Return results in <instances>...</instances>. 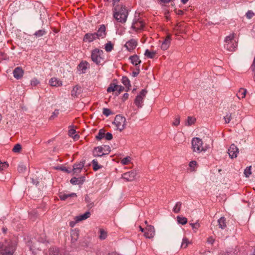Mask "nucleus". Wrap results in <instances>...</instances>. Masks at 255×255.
Listing matches in <instances>:
<instances>
[{
	"mask_svg": "<svg viewBox=\"0 0 255 255\" xmlns=\"http://www.w3.org/2000/svg\"><path fill=\"white\" fill-rule=\"evenodd\" d=\"M16 247L14 241H5L4 243H0V254L2 255H12Z\"/></svg>",
	"mask_w": 255,
	"mask_h": 255,
	"instance_id": "obj_1",
	"label": "nucleus"
},
{
	"mask_svg": "<svg viewBox=\"0 0 255 255\" xmlns=\"http://www.w3.org/2000/svg\"><path fill=\"white\" fill-rule=\"evenodd\" d=\"M114 17L119 22L125 23L128 15V10L125 6L122 5L120 7L116 6L114 8Z\"/></svg>",
	"mask_w": 255,
	"mask_h": 255,
	"instance_id": "obj_2",
	"label": "nucleus"
},
{
	"mask_svg": "<svg viewBox=\"0 0 255 255\" xmlns=\"http://www.w3.org/2000/svg\"><path fill=\"white\" fill-rule=\"evenodd\" d=\"M203 141L199 137H194L192 140V146L193 151L200 153L201 151H205L207 148L203 146Z\"/></svg>",
	"mask_w": 255,
	"mask_h": 255,
	"instance_id": "obj_3",
	"label": "nucleus"
},
{
	"mask_svg": "<svg viewBox=\"0 0 255 255\" xmlns=\"http://www.w3.org/2000/svg\"><path fill=\"white\" fill-rule=\"evenodd\" d=\"M110 152V147L104 145V147L98 146L94 148L93 154L94 156L101 157L104 155L108 154Z\"/></svg>",
	"mask_w": 255,
	"mask_h": 255,
	"instance_id": "obj_4",
	"label": "nucleus"
},
{
	"mask_svg": "<svg viewBox=\"0 0 255 255\" xmlns=\"http://www.w3.org/2000/svg\"><path fill=\"white\" fill-rule=\"evenodd\" d=\"M113 123L117 127V129L121 131L125 128L126 119L124 117L121 115H117Z\"/></svg>",
	"mask_w": 255,
	"mask_h": 255,
	"instance_id": "obj_5",
	"label": "nucleus"
},
{
	"mask_svg": "<svg viewBox=\"0 0 255 255\" xmlns=\"http://www.w3.org/2000/svg\"><path fill=\"white\" fill-rule=\"evenodd\" d=\"M147 91L145 89H143L140 92L139 95H137L134 100V104L138 108H141L142 106L143 100L145 97Z\"/></svg>",
	"mask_w": 255,
	"mask_h": 255,
	"instance_id": "obj_6",
	"label": "nucleus"
},
{
	"mask_svg": "<svg viewBox=\"0 0 255 255\" xmlns=\"http://www.w3.org/2000/svg\"><path fill=\"white\" fill-rule=\"evenodd\" d=\"M102 53H103L102 50H100L98 49L94 50L91 54V59L92 61L97 64H99L102 60V58L101 57V54Z\"/></svg>",
	"mask_w": 255,
	"mask_h": 255,
	"instance_id": "obj_7",
	"label": "nucleus"
},
{
	"mask_svg": "<svg viewBox=\"0 0 255 255\" xmlns=\"http://www.w3.org/2000/svg\"><path fill=\"white\" fill-rule=\"evenodd\" d=\"M239 152V149L237 146L234 143L232 144L228 149V153L230 157L231 158H236Z\"/></svg>",
	"mask_w": 255,
	"mask_h": 255,
	"instance_id": "obj_8",
	"label": "nucleus"
},
{
	"mask_svg": "<svg viewBox=\"0 0 255 255\" xmlns=\"http://www.w3.org/2000/svg\"><path fill=\"white\" fill-rule=\"evenodd\" d=\"M145 230V232L144 235L146 238L151 239L154 237L155 235V229L153 226L147 225Z\"/></svg>",
	"mask_w": 255,
	"mask_h": 255,
	"instance_id": "obj_9",
	"label": "nucleus"
},
{
	"mask_svg": "<svg viewBox=\"0 0 255 255\" xmlns=\"http://www.w3.org/2000/svg\"><path fill=\"white\" fill-rule=\"evenodd\" d=\"M137 172L135 170H132L129 172L124 173L122 177L128 181H132L134 180Z\"/></svg>",
	"mask_w": 255,
	"mask_h": 255,
	"instance_id": "obj_10",
	"label": "nucleus"
},
{
	"mask_svg": "<svg viewBox=\"0 0 255 255\" xmlns=\"http://www.w3.org/2000/svg\"><path fill=\"white\" fill-rule=\"evenodd\" d=\"M94 33L96 35V38H104L106 35V27L104 26V25H101V27L99 28L97 32H95Z\"/></svg>",
	"mask_w": 255,
	"mask_h": 255,
	"instance_id": "obj_11",
	"label": "nucleus"
},
{
	"mask_svg": "<svg viewBox=\"0 0 255 255\" xmlns=\"http://www.w3.org/2000/svg\"><path fill=\"white\" fill-rule=\"evenodd\" d=\"M137 41L135 39H132L128 41L125 45L128 50H131L134 49L137 46Z\"/></svg>",
	"mask_w": 255,
	"mask_h": 255,
	"instance_id": "obj_12",
	"label": "nucleus"
},
{
	"mask_svg": "<svg viewBox=\"0 0 255 255\" xmlns=\"http://www.w3.org/2000/svg\"><path fill=\"white\" fill-rule=\"evenodd\" d=\"M23 70L19 67L15 68L13 71V76L17 79H20L23 76Z\"/></svg>",
	"mask_w": 255,
	"mask_h": 255,
	"instance_id": "obj_13",
	"label": "nucleus"
},
{
	"mask_svg": "<svg viewBox=\"0 0 255 255\" xmlns=\"http://www.w3.org/2000/svg\"><path fill=\"white\" fill-rule=\"evenodd\" d=\"M97 38L94 33H88L86 34L83 38V41L85 42H91Z\"/></svg>",
	"mask_w": 255,
	"mask_h": 255,
	"instance_id": "obj_14",
	"label": "nucleus"
},
{
	"mask_svg": "<svg viewBox=\"0 0 255 255\" xmlns=\"http://www.w3.org/2000/svg\"><path fill=\"white\" fill-rule=\"evenodd\" d=\"M171 41V35H168L164 40V41L162 42L161 45V49L163 50H166L169 46Z\"/></svg>",
	"mask_w": 255,
	"mask_h": 255,
	"instance_id": "obj_15",
	"label": "nucleus"
},
{
	"mask_svg": "<svg viewBox=\"0 0 255 255\" xmlns=\"http://www.w3.org/2000/svg\"><path fill=\"white\" fill-rule=\"evenodd\" d=\"M224 47L229 51H234L237 48V43L236 41H233V42L230 44L227 43L224 44Z\"/></svg>",
	"mask_w": 255,
	"mask_h": 255,
	"instance_id": "obj_16",
	"label": "nucleus"
},
{
	"mask_svg": "<svg viewBox=\"0 0 255 255\" xmlns=\"http://www.w3.org/2000/svg\"><path fill=\"white\" fill-rule=\"evenodd\" d=\"M91 213L90 212L87 211L83 215H80L75 217V219L76 222L84 220L90 217Z\"/></svg>",
	"mask_w": 255,
	"mask_h": 255,
	"instance_id": "obj_17",
	"label": "nucleus"
},
{
	"mask_svg": "<svg viewBox=\"0 0 255 255\" xmlns=\"http://www.w3.org/2000/svg\"><path fill=\"white\" fill-rule=\"evenodd\" d=\"M85 161H82L78 164H75L73 165V171L74 173L79 172L84 166Z\"/></svg>",
	"mask_w": 255,
	"mask_h": 255,
	"instance_id": "obj_18",
	"label": "nucleus"
},
{
	"mask_svg": "<svg viewBox=\"0 0 255 255\" xmlns=\"http://www.w3.org/2000/svg\"><path fill=\"white\" fill-rule=\"evenodd\" d=\"M77 195L76 193H72L71 194H66L63 193H60L59 197L61 200H65L69 197H76Z\"/></svg>",
	"mask_w": 255,
	"mask_h": 255,
	"instance_id": "obj_19",
	"label": "nucleus"
},
{
	"mask_svg": "<svg viewBox=\"0 0 255 255\" xmlns=\"http://www.w3.org/2000/svg\"><path fill=\"white\" fill-rule=\"evenodd\" d=\"M129 59H130L132 64L136 66L141 63V60L139 59V57L137 55L131 56L129 57Z\"/></svg>",
	"mask_w": 255,
	"mask_h": 255,
	"instance_id": "obj_20",
	"label": "nucleus"
},
{
	"mask_svg": "<svg viewBox=\"0 0 255 255\" xmlns=\"http://www.w3.org/2000/svg\"><path fill=\"white\" fill-rule=\"evenodd\" d=\"M49 83L51 86H60L62 85V82L56 78H52L49 81Z\"/></svg>",
	"mask_w": 255,
	"mask_h": 255,
	"instance_id": "obj_21",
	"label": "nucleus"
},
{
	"mask_svg": "<svg viewBox=\"0 0 255 255\" xmlns=\"http://www.w3.org/2000/svg\"><path fill=\"white\" fill-rule=\"evenodd\" d=\"M234 38H235V34L234 33H232V34H230L229 35L226 36L225 39V40H224V42H225L224 44H226L227 43L230 44L231 43H232L233 41H236L234 39Z\"/></svg>",
	"mask_w": 255,
	"mask_h": 255,
	"instance_id": "obj_22",
	"label": "nucleus"
},
{
	"mask_svg": "<svg viewBox=\"0 0 255 255\" xmlns=\"http://www.w3.org/2000/svg\"><path fill=\"white\" fill-rule=\"evenodd\" d=\"M143 26V23L142 21H137L133 22L131 27L134 29H139Z\"/></svg>",
	"mask_w": 255,
	"mask_h": 255,
	"instance_id": "obj_23",
	"label": "nucleus"
},
{
	"mask_svg": "<svg viewBox=\"0 0 255 255\" xmlns=\"http://www.w3.org/2000/svg\"><path fill=\"white\" fill-rule=\"evenodd\" d=\"M218 224L219 227L222 229H225L227 225L226 223V219L224 217H221L218 220Z\"/></svg>",
	"mask_w": 255,
	"mask_h": 255,
	"instance_id": "obj_24",
	"label": "nucleus"
},
{
	"mask_svg": "<svg viewBox=\"0 0 255 255\" xmlns=\"http://www.w3.org/2000/svg\"><path fill=\"white\" fill-rule=\"evenodd\" d=\"M123 84L127 88L126 91H128L129 90L130 87V81L127 77H123L122 78Z\"/></svg>",
	"mask_w": 255,
	"mask_h": 255,
	"instance_id": "obj_25",
	"label": "nucleus"
},
{
	"mask_svg": "<svg viewBox=\"0 0 255 255\" xmlns=\"http://www.w3.org/2000/svg\"><path fill=\"white\" fill-rule=\"evenodd\" d=\"M247 94V90L243 88H241L237 94L239 99L244 98Z\"/></svg>",
	"mask_w": 255,
	"mask_h": 255,
	"instance_id": "obj_26",
	"label": "nucleus"
},
{
	"mask_svg": "<svg viewBox=\"0 0 255 255\" xmlns=\"http://www.w3.org/2000/svg\"><path fill=\"white\" fill-rule=\"evenodd\" d=\"M68 133L69 136L72 137L74 140H77L79 137L78 134H75L76 130L74 129H70L68 131Z\"/></svg>",
	"mask_w": 255,
	"mask_h": 255,
	"instance_id": "obj_27",
	"label": "nucleus"
},
{
	"mask_svg": "<svg viewBox=\"0 0 255 255\" xmlns=\"http://www.w3.org/2000/svg\"><path fill=\"white\" fill-rule=\"evenodd\" d=\"M182 203L180 202H177L176 203L175 206L174 207L173 209V211L175 213H178L180 211Z\"/></svg>",
	"mask_w": 255,
	"mask_h": 255,
	"instance_id": "obj_28",
	"label": "nucleus"
},
{
	"mask_svg": "<svg viewBox=\"0 0 255 255\" xmlns=\"http://www.w3.org/2000/svg\"><path fill=\"white\" fill-rule=\"evenodd\" d=\"M177 220L179 224L182 225H185L187 223V219L186 218L179 216L177 217Z\"/></svg>",
	"mask_w": 255,
	"mask_h": 255,
	"instance_id": "obj_29",
	"label": "nucleus"
},
{
	"mask_svg": "<svg viewBox=\"0 0 255 255\" xmlns=\"http://www.w3.org/2000/svg\"><path fill=\"white\" fill-rule=\"evenodd\" d=\"M85 200L88 203L87 206L88 208H91L93 206L94 203L92 202L91 199L88 195L85 196Z\"/></svg>",
	"mask_w": 255,
	"mask_h": 255,
	"instance_id": "obj_30",
	"label": "nucleus"
},
{
	"mask_svg": "<svg viewBox=\"0 0 255 255\" xmlns=\"http://www.w3.org/2000/svg\"><path fill=\"white\" fill-rule=\"evenodd\" d=\"M105 131L104 129H101L99 130L98 134L97 135H96V138L98 140H101L104 137H105Z\"/></svg>",
	"mask_w": 255,
	"mask_h": 255,
	"instance_id": "obj_31",
	"label": "nucleus"
},
{
	"mask_svg": "<svg viewBox=\"0 0 255 255\" xmlns=\"http://www.w3.org/2000/svg\"><path fill=\"white\" fill-rule=\"evenodd\" d=\"M156 54L155 51H149L148 49L145 50L144 55L149 58H153Z\"/></svg>",
	"mask_w": 255,
	"mask_h": 255,
	"instance_id": "obj_32",
	"label": "nucleus"
},
{
	"mask_svg": "<svg viewBox=\"0 0 255 255\" xmlns=\"http://www.w3.org/2000/svg\"><path fill=\"white\" fill-rule=\"evenodd\" d=\"M117 85L114 84V83H111L109 87L108 88L107 91L108 92H114L116 91L117 89Z\"/></svg>",
	"mask_w": 255,
	"mask_h": 255,
	"instance_id": "obj_33",
	"label": "nucleus"
},
{
	"mask_svg": "<svg viewBox=\"0 0 255 255\" xmlns=\"http://www.w3.org/2000/svg\"><path fill=\"white\" fill-rule=\"evenodd\" d=\"M78 232L76 231H73L71 234V241L73 243L76 242L78 238Z\"/></svg>",
	"mask_w": 255,
	"mask_h": 255,
	"instance_id": "obj_34",
	"label": "nucleus"
},
{
	"mask_svg": "<svg viewBox=\"0 0 255 255\" xmlns=\"http://www.w3.org/2000/svg\"><path fill=\"white\" fill-rule=\"evenodd\" d=\"M105 49L107 52H111L113 49V45L111 41H109L105 45Z\"/></svg>",
	"mask_w": 255,
	"mask_h": 255,
	"instance_id": "obj_35",
	"label": "nucleus"
},
{
	"mask_svg": "<svg viewBox=\"0 0 255 255\" xmlns=\"http://www.w3.org/2000/svg\"><path fill=\"white\" fill-rule=\"evenodd\" d=\"M251 168H252V166H250L246 167V168L245 169L244 173L246 177L248 178L251 175V174H252Z\"/></svg>",
	"mask_w": 255,
	"mask_h": 255,
	"instance_id": "obj_36",
	"label": "nucleus"
},
{
	"mask_svg": "<svg viewBox=\"0 0 255 255\" xmlns=\"http://www.w3.org/2000/svg\"><path fill=\"white\" fill-rule=\"evenodd\" d=\"M21 150V146L20 144L17 143L14 145L12 149V151L14 153H19Z\"/></svg>",
	"mask_w": 255,
	"mask_h": 255,
	"instance_id": "obj_37",
	"label": "nucleus"
},
{
	"mask_svg": "<svg viewBox=\"0 0 255 255\" xmlns=\"http://www.w3.org/2000/svg\"><path fill=\"white\" fill-rule=\"evenodd\" d=\"M190 225L192 227V228L194 230V232H196L197 230L200 227V224L199 223L198 221H197L194 223H190Z\"/></svg>",
	"mask_w": 255,
	"mask_h": 255,
	"instance_id": "obj_38",
	"label": "nucleus"
},
{
	"mask_svg": "<svg viewBox=\"0 0 255 255\" xmlns=\"http://www.w3.org/2000/svg\"><path fill=\"white\" fill-rule=\"evenodd\" d=\"M49 255H61L58 249H51L49 250Z\"/></svg>",
	"mask_w": 255,
	"mask_h": 255,
	"instance_id": "obj_39",
	"label": "nucleus"
},
{
	"mask_svg": "<svg viewBox=\"0 0 255 255\" xmlns=\"http://www.w3.org/2000/svg\"><path fill=\"white\" fill-rule=\"evenodd\" d=\"M80 89V87L76 86L73 87V90L71 91V95L73 97H76L77 96L78 91Z\"/></svg>",
	"mask_w": 255,
	"mask_h": 255,
	"instance_id": "obj_40",
	"label": "nucleus"
},
{
	"mask_svg": "<svg viewBox=\"0 0 255 255\" xmlns=\"http://www.w3.org/2000/svg\"><path fill=\"white\" fill-rule=\"evenodd\" d=\"M189 244H190V242L188 241V239L186 238H184L182 240L181 247L186 248Z\"/></svg>",
	"mask_w": 255,
	"mask_h": 255,
	"instance_id": "obj_41",
	"label": "nucleus"
},
{
	"mask_svg": "<svg viewBox=\"0 0 255 255\" xmlns=\"http://www.w3.org/2000/svg\"><path fill=\"white\" fill-rule=\"evenodd\" d=\"M92 163L93 165V169L95 171H97L102 167V166L98 165V161L95 159L93 160Z\"/></svg>",
	"mask_w": 255,
	"mask_h": 255,
	"instance_id": "obj_42",
	"label": "nucleus"
},
{
	"mask_svg": "<svg viewBox=\"0 0 255 255\" xmlns=\"http://www.w3.org/2000/svg\"><path fill=\"white\" fill-rule=\"evenodd\" d=\"M196 121V119L193 118L191 117H188L187 119V122L186 124V125L191 126L195 123Z\"/></svg>",
	"mask_w": 255,
	"mask_h": 255,
	"instance_id": "obj_43",
	"label": "nucleus"
},
{
	"mask_svg": "<svg viewBox=\"0 0 255 255\" xmlns=\"http://www.w3.org/2000/svg\"><path fill=\"white\" fill-rule=\"evenodd\" d=\"M46 31L44 29H41L35 32L34 35L36 37H40L44 35Z\"/></svg>",
	"mask_w": 255,
	"mask_h": 255,
	"instance_id": "obj_44",
	"label": "nucleus"
},
{
	"mask_svg": "<svg viewBox=\"0 0 255 255\" xmlns=\"http://www.w3.org/2000/svg\"><path fill=\"white\" fill-rule=\"evenodd\" d=\"M100 235L99 236V238L101 240H104L107 237V233L103 229H100Z\"/></svg>",
	"mask_w": 255,
	"mask_h": 255,
	"instance_id": "obj_45",
	"label": "nucleus"
},
{
	"mask_svg": "<svg viewBox=\"0 0 255 255\" xmlns=\"http://www.w3.org/2000/svg\"><path fill=\"white\" fill-rule=\"evenodd\" d=\"M224 119L226 124L229 123L232 119V114L231 113H227L224 117Z\"/></svg>",
	"mask_w": 255,
	"mask_h": 255,
	"instance_id": "obj_46",
	"label": "nucleus"
},
{
	"mask_svg": "<svg viewBox=\"0 0 255 255\" xmlns=\"http://www.w3.org/2000/svg\"><path fill=\"white\" fill-rule=\"evenodd\" d=\"M87 64L88 63L87 62H85V63H81L79 65V69H81L82 73H84V71L87 69Z\"/></svg>",
	"mask_w": 255,
	"mask_h": 255,
	"instance_id": "obj_47",
	"label": "nucleus"
},
{
	"mask_svg": "<svg viewBox=\"0 0 255 255\" xmlns=\"http://www.w3.org/2000/svg\"><path fill=\"white\" fill-rule=\"evenodd\" d=\"M26 166L23 164L19 165L17 168V170L19 172L22 173L25 171L26 170Z\"/></svg>",
	"mask_w": 255,
	"mask_h": 255,
	"instance_id": "obj_48",
	"label": "nucleus"
},
{
	"mask_svg": "<svg viewBox=\"0 0 255 255\" xmlns=\"http://www.w3.org/2000/svg\"><path fill=\"white\" fill-rule=\"evenodd\" d=\"M130 157H128V156L126 157L123 158L121 160V163L123 165H127V164H128L130 162Z\"/></svg>",
	"mask_w": 255,
	"mask_h": 255,
	"instance_id": "obj_49",
	"label": "nucleus"
},
{
	"mask_svg": "<svg viewBox=\"0 0 255 255\" xmlns=\"http://www.w3.org/2000/svg\"><path fill=\"white\" fill-rule=\"evenodd\" d=\"M70 183L73 185H76L77 184H80L81 182L77 178L73 177L70 180Z\"/></svg>",
	"mask_w": 255,
	"mask_h": 255,
	"instance_id": "obj_50",
	"label": "nucleus"
},
{
	"mask_svg": "<svg viewBox=\"0 0 255 255\" xmlns=\"http://www.w3.org/2000/svg\"><path fill=\"white\" fill-rule=\"evenodd\" d=\"M246 15L248 19H251L255 15V13L252 10H248Z\"/></svg>",
	"mask_w": 255,
	"mask_h": 255,
	"instance_id": "obj_51",
	"label": "nucleus"
},
{
	"mask_svg": "<svg viewBox=\"0 0 255 255\" xmlns=\"http://www.w3.org/2000/svg\"><path fill=\"white\" fill-rule=\"evenodd\" d=\"M59 114V110H55L53 113H52V115L49 118V119L50 120H53L55 117H56Z\"/></svg>",
	"mask_w": 255,
	"mask_h": 255,
	"instance_id": "obj_52",
	"label": "nucleus"
},
{
	"mask_svg": "<svg viewBox=\"0 0 255 255\" xmlns=\"http://www.w3.org/2000/svg\"><path fill=\"white\" fill-rule=\"evenodd\" d=\"M103 114L105 115L106 117L109 116L111 114V111L110 109L107 108H104Z\"/></svg>",
	"mask_w": 255,
	"mask_h": 255,
	"instance_id": "obj_53",
	"label": "nucleus"
},
{
	"mask_svg": "<svg viewBox=\"0 0 255 255\" xmlns=\"http://www.w3.org/2000/svg\"><path fill=\"white\" fill-rule=\"evenodd\" d=\"M8 164L4 162H0V170H3L4 169L7 168L8 167Z\"/></svg>",
	"mask_w": 255,
	"mask_h": 255,
	"instance_id": "obj_54",
	"label": "nucleus"
},
{
	"mask_svg": "<svg viewBox=\"0 0 255 255\" xmlns=\"http://www.w3.org/2000/svg\"><path fill=\"white\" fill-rule=\"evenodd\" d=\"M117 90L116 91H118V93L117 94V95H118L124 90V87H123L122 86L117 85Z\"/></svg>",
	"mask_w": 255,
	"mask_h": 255,
	"instance_id": "obj_55",
	"label": "nucleus"
},
{
	"mask_svg": "<svg viewBox=\"0 0 255 255\" xmlns=\"http://www.w3.org/2000/svg\"><path fill=\"white\" fill-rule=\"evenodd\" d=\"M105 137L107 140H110L113 138V135L111 133L107 132L105 134Z\"/></svg>",
	"mask_w": 255,
	"mask_h": 255,
	"instance_id": "obj_56",
	"label": "nucleus"
},
{
	"mask_svg": "<svg viewBox=\"0 0 255 255\" xmlns=\"http://www.w3.org/2000/svg\"><path fill=\"white\" fill-rule=\"evenodd\" d=\"M180 124V117H177L175 121L173 122V125L175 126H177L179 125Z\"/></svg>",
	"mask_w": 255,
	"mask_h": 255,
	"instance_id": "obj_57",
	"label": "nucleus"
},
{
	"mask_svg": "<svg viewBox=\"0 0 255 255\" xmlns=\"http://www.w3.org/2000/svg\"><path fill=\"white\" fill-rule=\"evenodd\" d=\"M39 81L36 79H33L31 81V84L32 86H35L39 84Z\"/></svg>",
	"mask_w": 255,
	"mask_h": 255,
	"instance_id": "obj_58",
	"label": "nucleus"
},
{
	"mask_svg": "<svg viewBox=\"0 0 255 255\" xmlns=\"http://www.w3.org/2000/svg\"><path fill=\"white\" fill-rule=\"evenodd\" d=\"M57 169H60L64 172H67V173H70V171L68 170V169L66 167H59L57 168Z\"/></svg>",
	"mask_w": 255,
	"mask_h": 255,
	"instance_id": "obj_59",
	"label": "nucleus"
},
{
	"mask_svg": "<svg viewBox=\"0 0 255 255\" xmlns=\"http://www.w3.org/2000/svg\"><path fill=\"white\" fill-rule=\"evenodd\" d=\"M214 242H215V239H213L212 237L208 238V239L207 240V242L209 244H213Z\"/></svg>",
	"mask_w": 255,
	"mask_h": 255,
	"instance_id": "obj_60",
	"label": "nucleus"
},
{
	"mask_svg": "<svg viewBox=\"0 0 255 255\" xmlns=\"http://www.w3.org/2000/svg\"><path fill=\"white\" fill-rule=\"evenodd\" d=\"M139 73V68H137L136 69V71H133L132 73V75L133 77H135V76H137Z\"/></svg>",
	"mask_w": 255,
	"mask_h": 255,
	"instance_id": "obj_61",
	"label": "nucleus"
},
{
	"mask_svg": "<svg viewBox=\"0 0 255 255\" xmlns=\"http://www.w3.org/2000/svg\"><path fill=\"white\" fill-rule=\"evenodd\" d=\"M226 255H237L236 251H230L226 252Z\"/></svg>",
	"mask_w": 255,
	"mask_h": 255,
	"instance_id": "obj_62",
	"label": "nucleus"
},
{
	"mask_svg": "<svg viewBox=\"0 0 255 255\" xmlns=\"http://www.w3.org/2000/svg\"><path fill=\"white\" fill-rule=\"evenodd\" d=\"M196 165V162L195 161H192L189 163V166L191 167H193V166Z\"/></svg>",
	"mask_w": 255,
	"mask_h": 255,
	"instance_id": "obj_63",
	"label": "nucleus"
},
{
	"mask_svg": "<svg viewBox=\"0 0 255 255\" xmlns=\"http://www.w3.org/2000/svg\"><path fill=\"white\" fill-rule=\"evenodd\" d=\"M128 97V93H125L124 96H123V99L124 101H125L126 100H127Z\"/></svg>",
	"mask_w": 255,
	"mask_h": 255,
	"instance_id": "obj_64",
	"label": "nucleus"
}]
</instances>
